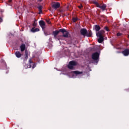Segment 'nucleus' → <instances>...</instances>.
Returning <instances> with one entry per match:
<instances>
[{"instance_id":"nucleus-8","label":"nucleus","mask_w":129,"mask_h":129,"mask_svg":"<svg viewBox=\"0 0 129 129\" xmlns=\"http://www.w3.org/2000/svg\"><path fill=\"white\" fill-rule=\"evenodd\" d=\"M83 74V72H79L78 71H73L71 73V74H72L73 76H74V74H75V75H80Z\"/></svg>"},{"instance_id":"nucleus-12","label":"nucleus","mask_w":129,"mask_h":129,"mask_svg":"<svg viewBox=\"0 0 129 129\" xmlns=\"http://www.w3.org/2000/svg\"><path fill=\"white\" fill-rule=\"evenodd\" d=\"M20 49L21 52H24V51H25V49H26V45L24 44H22L20 46Z\"/></svg>"},{"instance_id":"nucleus-23","label":"nucleus","mask_w":129,"mask_h":129,"mask_svg":"<svg viewBox=\"0 0 129 129\" xmlns=\"http://www.w3.org/2000/svg\"><path fill=\"white\" fill-rule=\"evenodd\" d=\"M79 9H81L82 8V5L79 6Z\"/></svg>"},{"instance_id":"nucleus-18","label":"nucleus","mask_w":129,"mask_h":129,"mask_svg":"<svg viewBox=\"0 0 129 129\" xmlns=\"http://www.w3.org/2000/svg\"><path fill=\"white\" fill-rule=\"evenodd\" d=\"M25 59L27 60V59H28V51L25 50Z\"/></svg>"},{"instance_id":"nucleus-10","label":"nucleus","mask_w":129,"mask_h":129,"mask_svg":"<svg viewBox=\"0 0 129 129\" xmlns=\"http://www.w3.org/2000/svg\"><path fill=\"white\" fill-rule=\"evenodd\" d=\"M124 56H128L129 55V50L125 49L124 51L122 52Z\"/></svg>"},{"instance_id":"nucleus-22","label":"nucleus","mask_w":129,"mask_h":129,"mask_svg":"<svg viewBox=\"0 0 129 129\" xmlns=\"http://www.w3.org/2000/svg\"><path fill=\"white\" fill-rule=\"evenodd\" d=\"M117 36L118 37H119V36H121V34L120 33H117Z\"/></svg>"},{"instance_id":"nucleus-21","label":"nucleus","mask_w":129,"mask_h":129,"mask_svg":"<svg viewBox=\"0 0 129 129\" xmlns=\"http://www.w3.org/2000/svg\"><path fill=\"white\" fill-rule=\"evenodd\" d=\"M105 30H106V31H107V32H108V27H105Z\"/></svg>"},{"instance_id":"nucleus-2","label":"nucleus","mask_w":129,"mask_h":129,"mask_svg":"<svg viewBox=\"0 0 129 129\" xmlns=\"http://www.w3.org/2000/svg\"><path fill=\"white\" fill-rule=\"evenodd\" d=\"M81 34L83 36H87V37H91V32H87V30L85 29H81Z\"/></svg>"},{"instance_id":"nucleus-14","label":"nucleus","mask_w":129,"mask_h":129,"mask_svg":"<svg viewBox=\"0 0 129 129\" xmlns=\"http://www.w3.org/2000/svg\"><path fill=\"white\" fill-rule=\"evenodd\" d=\"M31 32H32L33 33H35V32H39V31H40V29L39 28H33L31 30Z\"/></svg>"},{"instance_id":"nucleus-26","label":"nucleus","mask_w":129,"mask_h":129,"mask_svg":"<svg viewBox=\"0 0 129 129\" xmlns=\"http://www.w3.org/2000/svg\"><path fill=\"white\" fill-rule=\"evenodd\" d=\"M69 8H70V5H68L67 7V9H69Z\"/></svg>"},{"instance_id":"nucleus-4","label":"nucleus","mask_w":129,"mask_h":129,"mask_svg":"<svg viewBox=\"0 0 129 129\" xmlns=\"http://www.w3.org/2000/svg\"><path fill=\"white\" fill-rule=\"evenodd\" d=\"M77 65V62L75 61H71L69 62V64L68 66L69 69H73L74 68V66H76Z\"/></svg>"},{"instance_id":"nucleus-3","label":"nucleus","mask_w":129,"mask_h":129,"mask_svg":"<svg viewBox=\"0 0 129 129\" xmlns=\"http://www.w3.org/2000/svg\"><path fill=\"white\" fill-rule=\"evenodd\" d=\"M94 4L97 8H99L102 11H105V9H106V5L105 4H99L97 2H95Z\"/></svg>"},{"instance_id":"nucleus-6","label":"nucleus","mask_w":129,"mask_h":129,"mask_svg":"<svg viewBox=\"0 0 129 129\" xmlns=\"http://www.w3.org/2000/svg\"><path fill=\"white\" fill-rule=\"evenodd\" d=\"M92 58L93 60H94L95 61H98V58H99V53L98 52H95L93 53L92 55Z\"/></svg>"},{"instance_id":"nucleus-25","label":"nucleus","mask_w":129,"mask_h":129,"mask_svg":"<svg viewBox=\"0 0 129 129\" xmlns=\"http://www.w3.org/2000/svg\"><path fill=\"white\" fill-rule=\"evenodd\" d=\"M12 0H8L9 3H12Z\"/></svg>"},{"instance_id":"nucleus-27","label":"nucleus","mask_w":129,"mask_h":129,"mask_svg":"<svg viewBox=\"0 0 129 129\" xmlns=\"http://www.w3.org/2000/svg\"><path fill=\"white\" fill-rule=\"evenodd\" d=\"M29 63H32V60L31 59L29 60Z\"/></svg>"},{"instance_id":"nucleus-16","label":"nucleus","mask_w":129,"mask_h":129,"mask_svg":"<svg viewBox=\"0 0 129 129\" xmlns=\"http://www.w3.org/2000/svg\"><path fill=\"white\" fill-rule=\"evenodd\" d=\"M33 27L37 26V21L36 20V19H34V23L33 24Z\"/></svg>"},{"instance_id":"nucleus-9","label":"nucleus","mask_w":129,"mask_h":129,"mask_svg":"<svg viewBox=\"0 0 129 129\" xmlns=\"http://www.w3.org/2000/svg\"><path fill=\"white\" fill-rule=\"evenodd\" d=\"M39 25L43 30L45 29V26L46 24H45V22L43 21H39Z\"/></svg>"},{"instance_id":"nucleus-1","label":"nucleus","mask_w":129,"mask_h":129,"mask_svg":"<svg viewBox=\"0 0 129 129\" xmlns=\"http://www.w3.org/2000/svg\"><path fill=\"white\" fill-rule=\"evenodd\" d=\"M103 34H104V31L101 30L99 32L96 33L97 37H99V39H98V42L99 43H102L103 42V36H102Z\"/></svg>"},{"instance_id":"nucleus-28","label":"nucleus","mask_w":129,"mask_h":129,"mask_svg":"<svg viewBox=\"0 0 129 129\" xmlns=\"http://www.w3.org/2000/svg\"><path fill=\"white\" fill-rule=\"evenodd\" d=\"M0 20H2L1 18H0Z\"/></svg>"},{"instance_id":"nucleus-7","label":"nucleus","mask_w":129,"mask_h":129,"mask_svg":"<svg viewBox=\"0 0 129 129\" xmlns=\"http://www.w3.org/2000/svg\"><path fill=\"white\" fill-rule=\"evenodd\" d=\"M52 8L54 9V10H57V9H59L60 8V3H53L52 5Z\"/></svg>"},{"instance_id":"nucleus-20","label":"nucleus","mask_w":129,"mask_h":129,"mask_svg":"<svg viewBox=\"0 0 129 129\" xmlns=\"http://www.w3.org/2000/svg\"><path fill=\"white\" fill-rule=\"evenodd\" d=\"M46 22H47V23H48V24H51V22L49 20H46Z\"/></svg>"},{"instance_id":"nucleus-15","label":"nucleus","mask_w":129,"mask_h":129,"mask_svg":"<svg viewBox=\"0 0 129 129\" xmlns=\"http://www.w3.org/2000/svg\"><path fill=\"white\" fill-rule=\"evenodd\" d=\"M95 29L96 32H98L100 30V26L98 25L95 26Z\"/></svg>"},{"instance_id":"nucleus-17","label":"nucleus","mask_w":129,"mask_h":129,"mask_svg":"<svg viewBox=\"0 0 129 129\" xmlns=\"http://www.w3.org/2000/svg\"><path fill=\"white\" fill-rule=\"evenodd\" d=\"M38 10H39V14H41V13H42V6H39L38 7Z\"/></svg>"},{"instance_id":"nucleus-24","label":"nucleus","mask_w":129,"mask_h":129,"mask_svg":"<svg viewBox=\"0 0 129 129\" xmlns=\"http://www.w3.org/2000/svg\"><path fill=\"white\" fill-rule=\"evenodd\" d=\"M35 67H36V65L33 64V66L32 68H35Z\"/></svg>"},{"instance_id":"nucleus-13","label":"nucleus","mask_w":129,"mask_h":129,"mask_svg":"<svg viewBox=\"0 0 129 129\" xmlns=\"http://www.w3.org/2000/svg\"><path fill=\"white\" fill-rule=\"evenodd\" d=\"M15 55L17 58H21L22 57V54H21V52L20 51H16L15 52Z\"/></svg>"},{"instance_id":"nucleus-11","label":"nucleus","mask_w":129,"mask_h":129,"mask_svg":"<svg viewBox=\"0 0 129 129\" xmlns=\"http://www.w3.org/2000/svg\"><path fill=\"white\" fill-rule=\"evenodd\" d=\"M60 30H56L52 32V35L54 36V38H56V37H57V35H58V34H59V33H60Z\"/></svg>"},{"instance_id":"nucleus-19","label":"nucleus","mask_w":129,"mask_h":129,"mask_svg":"<svg viewBox=\"0 0 129 129\" xmlns=\"http://www.w3.org/2000/svg\"><path fill=\"white\" fill-rule=\"evenodd\" d=\"M77 20H78V18H74L73 19V21L75 23V22H76L77 21Z\"/></svg>"},{"instance_id":"nucleus-5","label":"nucleus","mask_w":129,"mask_h":129,"mask_svg":"<svg viewBox=\"0 0 129 129\" xmlns=\"http://www.w3.org/2000/svg\"><path fill=\"white\" fill-rule=\"evenodd\" d=\"M59 31H60L63 34V37H64L65 38H68L69 36V32H68L66 30L64 29H61L59 30Z\"/></svg>"}]
</instances>
